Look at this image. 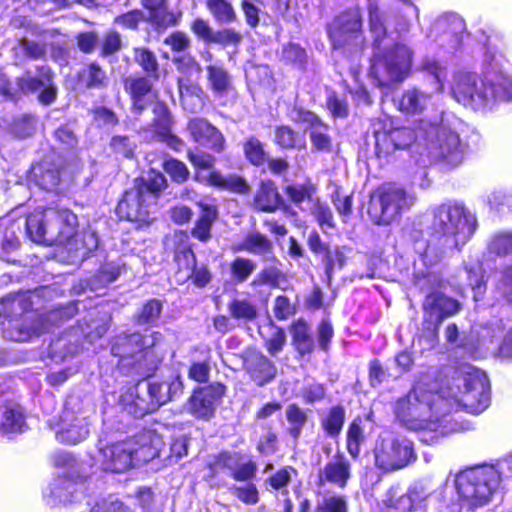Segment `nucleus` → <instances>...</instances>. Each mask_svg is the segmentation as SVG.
<instances>
[{
	"label": "nucleus",
	"instance_id": "obj_30",
	"mask_svg": "<svg viewBox=\"0 0 512 512\" xmlns=\"http://www.w3.org/2000/svg\"><path fill=\"white\" fill-rule=\"evenodd\" d=\"M106 471L122 473L136 466L128 439L105 445L100 450Z\"/></svg>",
	"mask_w": 512,
	"mask_h": 512
},
{
	"label": "nucleus",
	"instance_id": "obj_43",
	"mask_svg": "<svg viewBox=\"0 0 512 512\" xmlns=\"http://www.w3.org/2000/svg\"><path fill=\"white\" fill-rule=\"evenodd\" d=\"M0 318L13 320L31 309V301L24 294L7 295L0 300Z\"/></svg>",
	"mask_w": 512,
	"mask_h": 512
},
{
	"label": "nucleus",
	"instance_id": "obj_13",
	"mask_svg": "<svg viewBox=\"0 0 512 512\" xmlns=\"http://www.w3.org/2000/svg\"><path fill=\"white\" fill-rule=\"evenodd\" d=\"M291 336V345L299 360L310 361L318 348L325 353L329 352L334 337V327L330 320L322 319L316 326L315 339L311 325L300 317L288 325Z\"/></svg>",
	"mask_w": 512,
	"mask_h": 512
},
{
	"label": "nucleus",
	"instance_id": "obj_57",
	"mask_svg": "<svg viewBox=\"0 0 512 512\" xmlns=\"http://www.w3.org/2000/svg\"><path fill=\"white\" fill-rule=\"evenodd\" d=\"M25 425V415L18 407L8 406L5 408L0 427L4 432H21Z\"/></svg>",
	"mask_w": 512,
	"mask_h": 512
},
{
	"label": "nucleus",
	"instance_id": "obj_42",
	"mask_svg": "<svg viewBox=\"0 0 512 512\" xmlns=\"http://www.w3.org/2000/svg\"><path fill=\"white\" fill-rule=\"evenodd\" d=\"M274 144L282 150H301L305 148V140L289 125L274 127Z\"/></svg>",
	"mask_w": 512,
	"mask_h": 512
},
{
	"label": "nucleus",
	"instance_id": "obj_61",
	"mask_svg": "<svg viewBox=\"0 0 512 512\" xmlns=\"http://www.w3.org/2000/svg\"><path fill=\"white\" fill-rule=\"evenodd\" d=\"M211 374L210 358L201 361H192L187 368V377L191 381L199 384L206 385L209 382Z\"/></svg>",
	"mask_w": 512,
	"mask_h": 512
},
{
	"label": "nucleus",
	"instance_id": "obj_54",
	"mask_svg": "<svg viewBox=\"0 0 512 512\" xmlns=\"http://www.w3.org/2000/svg\"><path fill=\"white\" fill-rule=\"evenodd\" d=\"M161 167L163 171L168 174L171 181L176 184H183L190 178V171L187 165L175 157L166 155Z\"/></svg>",
	"mask_w": 512,
	"mask_h": 512
},
{
	"label": "nucleus",
	"instance_id": "obj_55",
	"mask_svg": "<svg viewBox=\"0 0 512 512\" xmlns=\"http://www.w3.org/2000/svg\"><path fill=\"white\" fill-rule=\"evenodd\" d=\"M122 35L116 29L107 30L98 46L99 56L109 58L120 52L123 48Z\"/></svg>",
	"mask_w": 512,
	"mask_h": 512
},
{
	"label": "nucleus",
	"instance_id": "obj_14",
	"mask_svg": "<svg viewBox=\"0 0 512 512\" xmlns=\"http://www.w3.org/2000/svg\"><path fill=\"white\" fill-rule=\"evenodd\" d=\"M187 159L194 168V180L202 182L199 172L208 170L205 183L208 186L225 190L231 193L247 196L251 193V185L245 177L237 174L223 175L215 169L216 157L208 152L196 153L192 149L187 151Z\"/></svg>",
	"mask_w": 512,
	"mask_h": 512
},
{
	"label": "nucleus",
	"instance_id": "obj_60",
	"mask_svg": "<svg viewBox=\"0 0 512 512\" xmlns=\"http://www.w3.org/2000/svg\"><path fill=\"white\" fill-rule=\"evenodd\" d=\"M287 281V275L275 265L263 267L256 275L253 284L279 288L281 282Z\"/></svg>",
	"mask_w": 512,
	"mask_h": 512
},
{
	"label": "nucleus",
	"instance_id": "obj_59",
	"mask_svg": "<svg viewBox=\"0 0 512 512\" xmlns=\"http://www.w3.org/2000/svg\"><path fill=\"white\" fill-rule=\"evenodd\" d=\"M147 21L143 10L134 8L117 15L113 23L118 25L124 30L137 32L140 29L141 24Z\"/></svg>",
	"mask_w": 512,
	"mask_h": 512
},
{
	"label": "nucleus",
	"instance_id": "obj_47",
	"mask_svg": "<svg viewBox=\"0 0 512 512\" xmlns=\"http://www.w3.org/2000/svg\"><path fill=\"white\" fill-rule=\"evenodd\" d=\"M368 27L373 35L372 44L374 48L380 49L382 42L388 36V31L385 26L383 13L377 5H370L368 8Z\"/></svg>",
	"mask_w": 512,
	"mask_h": 512
},
{
	"label": "nucleus",
	"instance_id": "obj_34",
	"mask_svg": "<svg viewBox=\"0 0 512 512\" xmlns=\"http://www.w3.org/2000/svg\"><path fill=\"white\" fill-rule=\"evenodd\" d=\"M230 250L233 253L247 252L253 255L266 256L267 260L273 263H280L274 254L273 242L259 231L246 234L241 242L232 244Z\"/></svg>",
	"mask_w": 512,
	"mask_h": 512
},
{
	"label": "nucleus",
	"instance_id": "obj_25",
	"mask_svg": "<svg viewBox=\"0 0 512 512\" xmlns=\"http://www.w3.org/2000/svg\"><path fill=\"white\" fill-rule=\"evenodd\" d=\"M239 357L244 372L256 386L263 387L276 379V364L257 347H246Z\"/></svg>",
	"mask_w": 512,
	"mask_h": 512
},
{
	"label": "nucleus",
	"instance_id": "obj_31",
	"mask_svg": "<svg viewBox=\"0 0 512 512\" xmlns=\"http://www.w3.org/2000/svg\"><path fill=\"white\" fill-rule=\"evenodd\" d=\"M252 204L256 211L263 213H274L277 210L287 211L289 208L277 183L271 178L259 181Z\"/></svg>",
	"mask_w": 512,
	"mask_h": 512
},
{
	"label": "nucleus",
	"instance_id": "obj_11",
	"mask_svg": "<svg viewBox=\"0 0 512 512\" xmlns=\"http://www.w3.org/2000/svg\"><path fill=\"white\" fill-rule=\"evenodd\" d=\"M414 198L406 189L393 182L377 186L370 194L368 214L376 225H390L408 210Z\"/></svg>",
	"mask_w": 512,
	"mask_h": 512
},
{
	"label": "nucleus",
	"instance_id": "obj_19",
	"mask_svg": "<svg viewBox=\"0 0 512 512\" xmlns=\"http://www.w3.org/2000/svg\"><path fill=\"white\" fill-rule=\"evenodd\" d=\"M56 425L58 427L56 439L62 444L75 445L88 437L87 417L79 398H72L65 402Z\"/></svg>",
	"mask_w": 512,
	"mask_h": 512
},
{
	"label": "nucleus",
	"instance_id": "obj_48",
	"mask_svg": "<svg viewBox=\"0 0 512 512\" xmlns=\"http://www.w3.org/2000/svg\"><path fill=\"white\" fill-rule=\"evenodd\" d=\"M298 471L291 465H285L267 476L264 485L270 491L285 492L292 481L293 476H297Z\"/></svg>",
	"mask_w": 512,
	"mask_h": 512
},
{
	"label": "nucleus",
	"instance_id": "obj_22",
	"mask_svg": "<svg viewBox=\"0 0 512 512\" xmlns=\"http://www.w3.org/2000/svg\"><path fill=\"white\" fill-rule=\"evenodd\" d=\"M463 388L460 401L473 414L483 412L490 404V382L486 373L470 367L463 372Z\"/></svg>",
	"mask_w": 512,
	"mask_h": 512
},
{
	"label": "nucleus",
	"instance_id": "obj_35",
	"mask_svg": "<svg viewBox=\"0 0 512 512\" xmlns=\"http://www.w3.org/2000/svg\"><path fill=\"white\" fill-rule=\"evenodd\" d=\"M346 422V408L341 403L329 406L319 415V425L326 438L337 439Z\"/></svg>",
	"mask_w": 512,
	"mask_h": 512
},
{
	"label": "nucleus",
	"instance_id": "obj_9",
	"mask_svg": "<svg viewBox=\"0 0 512 512\" xmlns=\"http://www.w3.org/2000/svg\"><path fill=\"white\" fill-rule=\"evenodd\" d=\"M325 30L332 50L351 56L361 54L366 46L362 12L357 5L337 13Z\"/></svg>",
	"mask_w": 512,
	"mask_h": 512
},
{
	"label": "nucleus",
	"instance_id": "obj_17",
	"mask_svg": "<svg viewBox=\"0 0 512 512\" xmlns=\"http://www.w3.org/2000/svg\"><path fill=\"white\" fill-rule=\"evenodd\" d=\"M461 302L440 291L428 293L422 302V336L430 341H438L443 321L460 312Z\"/></svg>",
	"mask_w": 512,
	"mask_h": 512
},
{
	"label": "nucleus",
	"instance_id": "obj_8",
	"mask_svg": "<svg viewBox=\"0 0 512 512\" xmlns=\"http://www.w3.org/2000/svg\"><path fill=\"white\" fill-rule=\"evenodd\" d=\"M133 60L144 74L123 77V90L134 105L146 106L147 100L156 97L155 83L161 79L162 70L156 53L146 46L132 48Z\"/></svg>",
	"mask_w": 512,
	"mask_h": 512
},
{
	"label": "nucleus",
	"instance_id": "obj_52",
	"mask_svg": "<svg viewBox=\"0 0 512 512\" xmlns=\"http://www.w3.org/2000/svg\"><path fill=\"white\" fill-rule=\"evenodd\" d=\"M285 416L289 423L288 434L294 440H298L308 421L307 412L297 403H291L286 408Z\"/></svg>",
	"mask_w": 512,
	"mask_h": 512
},
{
	"label": "nucleus",
	"instance_id": "obj_37",
	"mask_svg": "<svg viewBox=\"0 0 512 512\" xmlns=\"http://www.w3.org/2000/svg\"><path fill=\"white\" fill-rule=\"evenodd\" d=\"M180 102L183 109L189 113L197 114L206 107L208 95L197 82H188L179 86Z\"/></svg>",
	"mask_w": 512,
	"mask_h": 512
},
{
	"label": "nucleus",
	"instance_id": "obj_1",
	"mask_svg": "<svg viewBox=\"0 0 512 512\" xmlns=\"http://www.w3.org/2000/svg\"><path fill=\"white\" fill-rule=\"evenodd\" d=\"M450 407V401L439 391L430 389L429 381L422 376L395 401L393 413L408 430L433 432L429 444H434L453 430L446 420Z\"/></svg>",
	"mask_w": 512,
	"mask_h": 512
},
{
	"label": "nucleus",
	"instance_id": "obj_50",
	"mask_svg": "<svg viewBox=\"0 0 512 512\" xmlns=\"http://www.w3.org/2000/svg\"><path fill=\"white\" fill-rule=\"evenodd\" d=\"M205 5L216 23L230 24L237 21V13L229 0H206Z\"/></svg>",
	"mask_w": 512,
	"mask_h": 512
},
{
	"label": "nucleus",
	"instance_id": "obj_41",
	"mask_svg": "<svg viewBox=\"0 0 512 512\" xmlns=\"http://www.w3.org/2000/svg\"><path fill=\"white\" fill-rule=\"evenodd\" d=\"M281 62L299 71H306L309 64V56L304 47L299 43L289 41L282 45Z\"/></svg>",
	"mask_w": 512,
	"mask_h": 512
},
{
	"label": "nucleus",
	"instance_id": "obj_64",
	"mask_svg": "<svg viewBox=\"0 0 512 512\" xmlns=\"http://www.w3.org/2000/svg\"><path fill=\"white\" fill-rule=\"evenodd\" d=\"M273 327L270 337L264 341V347L270 356H277L286 346L287 336L283 327L277 325Z\"/></svg>",
	"mask_w": 512,
	"mask_h": 512
},
{
	"label": "nucleus",
	"instance_id": "obj_39",
	"mask_svg": "<svg viewBox=\"0 0 512 512\" xmlns=\"http://www.w3.org/2000/svg\"><path fill=\"white\" fill-rule=\"evenodd\" d=\"M230 317L240 324H250L260 318L259 306L248 298H232L227 304Z\"/></svg>",
	"mask_w": 512,
	"mask_h": 512
},
{
	"label": "nucleus",
	"instance_id": "obj_21",
	"mask_svg": "<svg viewBox=\"0 0 512 512\" xmlns=\"http://www.w3.org/2000/svg\"><path fill=\"white\" fill-rule=\"evenodd\" d=\"M226 394L227 386L220 381L197 385L187 399L188 413L198 420H210Z\"/></svg>",
	"mask_w": 512,
	"mask_h": 512
},
{
	"label": "nucleus",
	"instance_id": "obj_27",
	"mask_svg": "<svg viewBox=\"0 0 512 512\" xmlns=\"http://www.w3.org/2000/svg\"><path fill=\"white\" fill-rule=\"evenodd\" d=\"M351 477L352 465L349 458L344 452L337 450L318 471L317 484L320 486L330 484L343 489L348 485Z\"/></svg>",
	"mask_w": 512,
	"mask_h": 512
},
{
	"label": "nucleus",
	"instance_id": "obj_26",
	"mask_svg": "<svg viewBox=\"0 0 512 512\" xmlns=\"http://www.w3.org/2000/svg\"><path fill=\"white\" fill-rule=\"evenodd\" d=\"M140 4L147 11V22L157 34L178 26L182 20V11L169 10V0H140Z\"/></svg>",
	"mask_w": 512,
	"mask_h": 512
},
{
	"label": "nucleus",
	"instance_id": "obj_28",
	"mask_svg": "<svg viewBox=\"0 0 512 512\" xmlns=\"http://www.w3.org/2000/svg\"><path fill=\"white\" fill-rule=\"evenodd\" d=\"M191 139L198 144L207 145L213 152L222 153L226 148L223 133L204 117H193L187 122Z\"/></svg>",
	"mask_w": 512,
	"mask_h": 512
},
{
	"label": "nucleus",
	"instance_id": "obj_62",
	"mask_svg": "<svg viewBox=\"0 0 512 512\" xmlns=\"http://www.w3.org/2000/svg\"><path fill=\"white\" fill-rule=\"evenodd\" d=\"M315 512H349L347 497L343 494H332L318 502Z\"/></svg>",
	"mask_w": 512,
	"mask_h": 512
},
{
	"label": "nucleus",
	"instance_id": "obj_58",
	"mask_svg": "<svg viewBox=\"0 0 512 512\" xmlns=\"http://www.w3.org/2000/svg\"><path fill=\"white\" fill-rule=\"evenodd\" d=\"M488 251L498 257L512 255V231H501L494 234L488 244Z\"/></svg>",
	"mask_w": 512,
	"mask_h": 512
},
{
	"label": "nucleus",
	"instance_id": "obj_15",
	"mask_svg": "<svg viewBox=\"0 0 512 512\" xmlns=\"http://www.w3.org/2000/svg\"><path fill=\"white\" fill-rule=\"evenodd\" d=\"M243 458L241 452L222 449L212 454L205 463L207 474L205 479L215 486L224 483L223 475L229 474L235 481H250L255 478L257 473V464L253 460H247L238 464Z\"/></svg>",
	"mask_w": 512,
	"mask_h": 512
},
{
	"label": "nucleus",
	"instance_id": "obj_20",
	"mask_svg": "<svg viewBox=\"0 0 512 512\" xmlns=\"http://www.w3.org/2000/svg\"><path fill=\"white\" fill-rule=\"evenodd\" d=\"M430 134H435V140L429 146V155L434 164L451 169L463 163L466 146L455 131L435 124Z\"/></svg>",
	"mask_w": 512,
	"mask_h": 512
},
{
	"label": "nucleus",
	"instance_id": "obj_6",
	"mask_svg": "<svg viewBox=\"0 0 512 512\" xmlns=\"http://www.w3.org/2000/svg\"><path fill=\"white\" fill-rule=\"evenodd\" d=\"M452 94L459 103L473 110H484L512 99V81L503 74L482 79L475 73H462L452 85Z\"/></svg>",
	"mask_w": 512,
	"mask_h": 512
},
{
	"label": "nucleus",
	"instance_id": "obj_29",
	"mask_svg": "<svg viewBox=\"0 0 512 512\" xmlns=\"http://www.w3.org/2000/svg\"><path fill=\"white\" fill-rule=\"evenodd\" d=\"M128 441L133 448V458L136 465L145 464L160 457L163 439L155 430L143 428Z\"/></svg>",
	"mask_w": 512,
	"mask_h": 512
},
{
	"label": "nucleus",
	"instance_id": "obj_3",
	"mask_svg": "<svg viewBox=\"0 0 512 512\" xmlns=\"http://www.w3.org/2000/svg\"><path fill=\"white\" fill-rule=\"evenodd\" d=\"M162 338L159 331L145 334L134 330L114 335L110 340V354L117 359V369L142 380L154 377L165 359L158 348Z\"/></svg>",
	"mask_w": 512,
	"mask_h": 512
},
{
	"label": "nucleus",
	"instance_id": "obj_10",
	"mask_svg": "<svg viewBox=\"0 0 512 512\" xmlns=\"http://www.w3.org/2000/svg\"><path fill=\"white\" fill-rule=\"evenodd\" d=\"M412 50L402 43H394L388 49L374 53L369 67V76L380 88L401 83L411 72Z\"/></svg>",
	"mask_w": 512,
	"mask_h": 512
},
{
	"label": "nucleus",
	"instance_id": "obj_18",
	"mask_svg": "<svg viewBox=\"0 0 512 512\" xmlns=\"http://www.w3.org/2000/svg\"><path fill=\"white\" fill-rule=\"evenodd\" d=\"M374 464L382 472H392L416 460L413 443L405 438H381L373 447Z\"/></svg>",
	"mask_w": 512,
	"mask_h": 512
},
{
	"label": "nucleus",
	"instance_id": "obj_24",
	"mask_svg": "<svg viewBox=\"0 0 512 512\" xmlns=\"http://www.w3.org/2000/svg\"><path fill=\"white\" fill-rule=\"evenodd\" d=\"M65 170V160L61 155L47 153L31 164L28 177L42 190L56 192L62 183Z\"/></svg>",
	"mask_w": 512,
	"mask_h": 512
},
{
	"label": "nucleus",
	"instance_id": "obj_46",
	"mask_svg": "<svg viewBox=\"0 0 512 512\" xmlns=\"http://www.w3.org/2000/svg\"><path fill=\"white\" fill-rule=\"evenodd\" d=\"M126 271L125 263L103 262L92 276V282L98 287H105L116 281Z\"/></svg>",
	"mask_w": 512,
	"mask_h": 512
},
{
	"label": "nucleus",
	"instance_id": "obj_33",
	"mask_svg": "<svg viewBox=\"0 0 512 512\" xmlns=\"http://www.w3.org/2000/svg\"><path fill=\"white\" fill-rule=\"evenodd\" d=\"M145 390H141L139 383L127 387L119 396V405L122 410L134 419H142L154 413L152 404L148 400Z\"/></svg>",
	"mask_w": 512,
	"mask_h": 512
},
{
	"label": "nucleus",
	"instance_id": "obj_16",
	"mask_svg": "<svg viewBox=\"0 0 512 512\" xmlns=\"http://www.w3.org/2000/svg\"><path fill=\"white\" fill-rule=\"evenodd\" d=\"M435 124L429 120L421 119L416 126H402L391 129L376 130L375 154L378 158H387L396 150L410 148L419 138L426 139Z\"/></svg>",
	"mask_w": 512,
	"mask_h": 512
},
{
	"label": "nucleus",
	"instance_id": "obj_45",
	"mask_svg": "<svg viewBox=\"0 0 512 512\" xmlns=\"http://www.w3.org/2000/svg\"><path fill=\"white\" fill-rule=\"evenodd\" d=\"M245 160L253 167H262L267 162L265 144L255 135L248 136L242 143Z\"/></svg>",
	"mask_w": 512,
	"mask_h": 512
},
{
	"label": "nucleus",
	"instance_id": "obj_5",
	"mask_svg": "<svg viewBox=\"0 0 512 512\" xmlns=\"http://www.w3.org/2000/svg\"><path fill=\"white\" fill-rule=\"evenodd\" d=\"M477 227L476 219L464 205L444 202L433 209L430 243L442 257L449 251L461 250Z\"/></svg>",
	"mask_w": 512,
	"mask_h": 512
},
{
	"label": "nucleus",
	"instance_id": "obj_51",
	"mask_svg": "<svg viewBox=\"0 0 512 512\" xmlns=\"http://www.w3.org/2000/svg\"><path fill=\"white\" fill-rule=\"evenodd\" d=\"M163 302L156 298L146 300L134 314V323L140 326L154 324L161 316Z\"/></svg>",
	"mask_w": 512,
	"mask_h": 512
},
{
	"label": "nucleus",
	"instance_id": "obj_12",
	"mask_svg": "<svg viewBox=\"0 0 512 512\" xmlns=\"http://www.w3.org/2000/svg\"><path fill=\"white\" fill-rule=\"evenodd\" d=\"M497 483L496 471L486 465L467 468L455 479L459 498L470 509L487 504L493 496Z\"/></svg>",
	"mask_w": 512,
	"mask_h": 512
},
{
	"label": "nucleus",
	"instance_id": "obj_7",
	"mask_svg": "<svg viewBox=\"0 0 512 512\" xmlns=\"http://www.w3.org/2000/svg\"><path fill=\"white\" fill-rule=\"evenodd\" d=\"M196 206L199 213L190 231L175 230L170 238L169 250L177 266L176 274L189 270L190 264L197 262L190 236L201 243L209 242L212 239L213 225L219 217V207L215 199H200Z\"/></svg>",
	"mask_w": 512,
	"mask_h": 512
},
{
	"label": "nucleus",
	"instance_id": "obj_32",
	"mask_svg": "<svg viewBox=\"0 0 512 512\" xmlns=\"http://www.w3.org/2000/svg\"><path fill=\"white\" fill-rule=\"evenodd\" d=\"M129 103L130 111L136 116H141L147 109L151 108L153 114L151 127L155 136L169 128H173L174 118L172 112L168 104L160 98L158 89L156 97L148 99L146 106L142 108L138 104L134 105L132 100H129Z\"/></svg>",
	"mask_w": 512,
	"mask_h": 512
},
{
	"label": "nucleus",
	"instance_id": "obj_53",
	"mask_svg": "<svg viewBox=\"0 0 512 512\" xmlns=\"http://www.w3.org/2000/svg\"><path fill=\"white\" fill-rule=\"evenodd\" d=\"M256 269V263L246 257L237 256L229 263L230 279L235 284L247 281Z\"/></svg>",
	"mask_w": 512,
	"mask_h": 512
},
{
	"label": "nucleus",
	"instance_id": "obj_40",
	"mask_svg": "<svg viewBox=\"0 0 512 512\" xmlns=\"http://www.w3.org/2000/svg\"><path fill=\"white\" fill-rule=\"evenodd\" d=\"M364 418L360 415L355 416L348 424L345 434V448L349 456L354 461L361 458V446L365 442Z\"/></svg>",
	"mask_w": 512,
	"mask_h": 512
},
{
	"label": "nucleus",
	"instance_id": "obj_4",
	"mask_svg": "<svg viewBox=\"0 0 512 512\" xmlns=\"http://www.w3.org/2000/svg\"><path fill=\"white\" fill-rule=\"evenodd\" d=\"M165 175L150 169L147 176H137L132 186L120 196L115 213L120 221L133 223L136 229H144L154 222L151 207L157 205L162 193L168 188Z\"/></svg>",
	"mask_w": 512,
	"mask_h": 512
},
{
	"label": "nucleus",
	"instance_id": "obj_36",
	"mask_svg": "<svg viewBox=\"0 0 512 512\" xmlns=\"http://www.w3.org/2000/svg\"><path fill=\"white\" fill-rule=\"evenodd\" d=\"M206 79L215 97L221 98L235 91L233 78L227 68L220 64L206 66Z\"/></svg>",
	"mask_w": 512,
	"mask_h": 512
},
{
	"label": "nucleus",
	"instance_id": "obj_44",
	"mask_svg": "<svg viewBox=\"0 0 512 512\" xmlns=\"http://www.w3.org/2000/svg\"><path fill=\"white\" fill-rule=\"evenodd\" d=\"M429 98L428 93L417 88L407 89L399 100V110L406 114H420L425 110Z\"/></svg>",
	"mask_w": 512,
	"mask_h": 512
},
{
	"label": "nucleus",
	"instance_id": "obj_56",
	"mask_svg": "<svg viewBox=\"0 0 512 512\" xmlns=\"http://www.w3.org/2000/svg\"><path fill=\"white\" fill-rule=\"evenodd\" d=\"M329 126L312 128L309 131V139L312 150L317 153H331L333 151V139L328 133Z\"/></svg>",
	"mask_w": 512,
	"mask_h": 512
},
{
	"label": "nucleus",
	"instance_id": "obj_23",
	"mask_svg": "<svg viewBox=\"0 0 512 512\" xmlns=\"http://www.w3.org/2000/svg\"><path fill=\"white\" fill-rule=\"evenodd\" d=\"M37 75L26 72L25 75L16 78L18 90L23 94H37V101L49 106L58 96V88L55 84V73L48 65H38L35 68Z\"/></svg>",
	"mask_w": 512,
	"mask_h": 512
},
{
	"label": "nucleus",
	"instance_id": "obj_63",
	"mask_svg": "<svg viewBox=\"0 0 512 512\" xmlns=\"http://www.w3.org/2000/svg\"><path fill=\"white\" fill-rule=\"evenodd\" d=\"M324 271L328 279H331L335 269H342L346 263V257L343 251L336 247L335 249L329 248L323 254Z\"/></svg>",
	"mask_w": 512,
	"mask_h": 512
},
{
	"label": "nucleus",
	"instance_id": "obj_49",
	"mask_svg": "<svg viewBox=\"0 0 512 512\" xmlns=\"http://www.w3.org/2000/svg\"><path fill=\"white\" fill-rule=\"evenodd\" d=\"M317 188L311 181L304 183H291L283 187V192L288 201L297 207L305 201H312Z\"/></svg>",
	"mask_w": 512,
	"mask_h": 512
},
{
	"label": "nucleus",
	"instance_id": "obj_2",
	"mask_svg": "<svg viewBox=\"0 0 512 512\" xmlns=\"http://www.w3.org/2000/svg\"><path fill=\"white\" fill-rule=\"evenodd\" d=\"M25 230L31 241L46 247L61 246L70 251H89L84 244L78 216L58 203L37 208L26 217Z\"/></svg>",
	"mask_w": 512,
	"mask_h": 512
},
{
	"label": "nucleus",
	"instance_id": "obj_38",
	"mask_svg": "<svg viewBox=\"0 0 512 512\" xmlns=\"http://www.w3.org/2000/svg\"><path fill=\"white\" fill-rule=\"evenodd\" d=\"M77 82L85 89H104L108 86L109 76L102 65L96 61H90L78 71Z\"/></svg>",
	"mask_w": 512,
	"mask_h": 512
}]
</instances>
